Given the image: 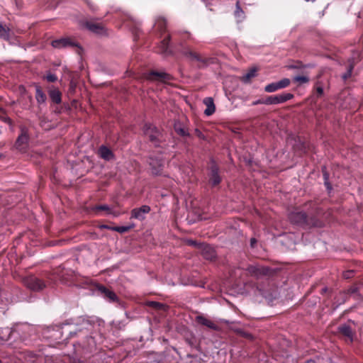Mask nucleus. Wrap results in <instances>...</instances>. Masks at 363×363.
I'll return each mask as SVG.
<instances>
[{"instance_id": "nucleus-1", "label": "nucleus", "mask_w": 363, "mask_h": 363, "mask_svg": "<svg viewBox=\"0 0 363 363\" xmlns=\"http://www.w3.org/2000/svg\"><path fill=\"white\" fill-rule=\"evenodd\" d=\"M51 45L53 48L57 49L74 48L77 49V52L79 50H80L79 44L71 38H62L60 39L55 40L52 41Z\"/></svg>"}, {"instance_id": "nucleus-2", "label": "nucleus", "mask_w": 363, "mask_h": 363, "mask_svg": "<svg viewBox=\"0 0 363 363\" xmlns=\"http://www.w3.org/2000/svg\"><path fill=\"white\" fill-rule=\"evenodd\" d=\"M294 97V95L290 93L282 94L280 95L276 96H270L264 99V104L271 105V104H278L284 103Z\"/></svg>"}, {"instance_id": "nucleus-3", "label": "nucleus", "mask_w": 363, "mask_h": 363, "mask_svg": "<svg viewBox=\"0 0 363 363\" xmlns=\"http://www.w3.org/2000/svg\"><path fill=\"white\" fill-rule=\"evenodd\" d=\"M291 82L288 78H284L279 82H273L267 84L264 87V91L267 93H272L279 89H284L289 86Z\"/></svg>"}, {"instance_id": "nucleus-4", "label": "nucleus", "mask_w": 363, "mask_h": 363, "mask_svg": "<svg viewBox=\"0 0 363 363\" xmlns=\"http://www.w3.org/2000/svg\"><path fill=\"white\" fill-rule=\"evenodd\" d=\"M24 283L28 288L36 291L42 290L45 286V284L42 280L33 276L26 278Z\"/></svg>"}, {"instance_id": "nucleus-5", "label": "nucleus", "mask_w": 363, "mask_h": 363, "mask_svg": "<svg viewBox=\"0 0 363 363\" xmlns=\"http://www.w3.org/2000/svg\"><path fill=\"white\" fill-rule=\"evenodd\" d=\"M28 135L27 133V130L24 128L21 130V134L18 137L15 146L16 148L19 151H24L27 147L28 143Z\"/></svg>"}, {"instance_id": "nucleus-6", "label": "nucleus", "mask_w": 363, "mask_h": 363, "mask_svg": "<svg viewBox=\"0 0 363 363\" xmlns=\"http://www.w3.org/2000/svg\"><path fill=\"white\" fill-rule=\"evenodd\" d=\"M147 79L167 83L172 79V77L164 72L152 71L150 73Z\"/></svg>"}, {"instance_id": "nucleus-7", "label": "nucleus", "mask_w": 363, "mask_h": 363, "mask_svg": "<svg viewBox=\"0 0 363 363\" xmlns=\"http://www.w3.org/2000/svg\"><path fill=\"white\" fill-rule=\"evenodd\" d=\"M144 133L152 143H156L159 140L160 133L158 130L152 125L146 124L144 126Z\"/></svg>"}, {"instance_id": "nucleus-8", "label": "nucleus", "mask_w": 363, "mask_h": 363, "mask_svg": "<svg viewBox=\"0 0 363 363\" xmlns=\"http://www.w3.org/2000/svg\"><path fill=\"white\" fill-rule=\"evenodd\" d=\"M150 211L148 206L144 205L140 208H134L131 211V218L143 220L145 218V215Z\"/></svg>"}, {"instance_id": "nucleus-9", "label": "nucleus", "mask_w": 363, "mask_h": 363, "mask_svg": "<svg viewBox=\"0 0 363 363\" xmlns=\"http://www.w3.org/2000/svg\"><path fill=\"white\" fill-rule=\"evenodd\" d=\"M220 181L221 179L218 174V168L215 164H212L211 166L209 182L212 186H216L220 184Z\"/></svg>"}, {"instance_id": "nucleus-10", "label": "nucleus", "mask_w": 363, "mask_h": 363, "mask_svg": "<svg viewBox=\"0 0 363 363\" xmlns=\"http://www.w3.org/2000/svg\"><path fill=\"white\" fill-rule=\"evenodd\" d=\"M289 219L292 223L302 224L306 222V216L301 211H294L289 214Z\"/></svg>"}, {"instance_id": "nucleus-11", "label": "nucleus", "mask_w": 363, "mask_h": 363, "mask_svg": "<svg viewBox=\"0 0 363 363\" xmlns=\"http://www.w3.org/2000/svg\"><path fill=\"white\" fill-rule=\"evenodd\" d=\"M150 165L151 167L152 173L153 174H160L162 170V167L164 166V162L156 159H150Z\"/></svg>"}, {"instance_id": "nucleus-12", "label": "nucleus", "mask_w": 363, "mask_h": 363, "mask_svg": "<svg viewBox=\"0 0 363 363\" xmlns=\"http://www.w3.org/2000/svg\"><path fill=\"white\" fill-rule=\"evenodd\" d=\"M85 25L86 28L93 33L100 35H103L105 33L104 28L101 23L87 22Z\"/></svg>"}, {"instance_id": "nucleus-13", "label": "nucleus", "mask_w": 363, "mask_h": 363, "mask_svg": "<svg viewBox=\"0 0 363 363\" xmlns=\"http://www.w3.org/2000/svg\"><path fill=\"white\" fill-rule=\"evenodd\" d=\"M203 104L206 106V108L204 111V113L206 116L212 115L216 111V106L213 102V99L211 97H207L203 99Z\"/></svg>"}, {"instance_id": "nucleus-14", "label": "nucleus", "mask_w": 363, "mask_h": 363, "mask_svg": "<svg viewBox=\"0 0 363 363\" xmlns=\"http://www.w3.org/2000/svg\"><path fill=\"white\" fill-rule=\"evenodd\" d=\"M196 320L197 323L201 325H205L214 330H218V327L213 321L203 316L199 315L196 318Z\"/></svg>"}, {"instance_id": "nucleus-15", "label": "nucleus", "mask_w": 363, "mask_h": 363, "mask_svg": "<svg viewBox=\"0 0 363 363\" xmlns=\"http://www.w3.org/2000/svg\"><path fill=\"white\" fill-rule=\"evenodd\" d=\"M247 270L250 274L254 275L255 277H259V275L266 274L268 272V269L260 267V266H250L247 268Z\"/></svg>"}, {"instance_id": "nucleus-16", "label": "nucleus", "mask_w": 363, "mask_h": 363, "mask_svg": "<svg viewBox=\"0 0 363 363\" xmlns=\"http://www.w3.org/2000/svg\"><path fill=\"white\" fill-rule=\"evenodd\" d=\"M174 128L175 132L181 136L184 137L189 135V133L186 126L179 121H177L174 123Z\"/></svg>"}, {"instance_id": "nucleus-17", "label": "nucleus", "mask_w": 363, "mask_h": 363, "mask_svg": "<svg viewBox=\"0 0 363 363\" xmlns=\"http://www.w3.org/2000/svg\"><path fill=\"white\" fill-rule=\"evenodd\" d=\"M99 155L101 158L108 161L111 160L113 157L112 152L108 148L104 146H101L99 148Z\"/></svg>"}, {"instance_id": "nucleus-18", "label": "nucleus", "mask_w": 363, "mask_h": 363, "mask_svg": "<svg viewBox=\"0 0 363 363\" xmlns=\"http://www.w3.org/2000/svg\"><path fill=\"white\" fill-rule=\"evenodd\" d=\"M99 290L107 298L111 301H116L117 300V296L112 291L108 290L104 286H99Z\"/></svg>"}, {"instance_id": "nucleus-19", "label": "nucleus", "mask_w": 363, "mask_h": 363, "mask_svg": "<svg viewBox=\"0 0 363 363\" xmlns=\"http://www.w3.org/2000/svg\"><path fill=\"white\" fill-rule=\"evenodd\" d=\"M203 257L207 259H213L216 257V253L213 247L205 245L202 250Z\"/></svg>"}, {"instance_id": "nucleus-20", "label": "nucleus", "mask_w": 363, "mask_h": 363, "mask_svg": "<svg viewBox=\"0 0 363 363\" xmlns=\"http://www.w3.org/2000/svg\"><path fill=\"white\" fill-rule=\"evenodd\" d=\"M35 99L38 103L44 104L46 101V96L38 85L35 86Z\"/></svg>"}, {"instance_id": "nucleus-21", "label": "nucleus", "mask_w": 363, "mask_h": 363, "mask_svg": "<svg viewBox=\"0 0 363 363\" xmlns=\"http://www.w3.org/2000/svg\"><path fill=\"white\" fill-rule=\"evenodd\" d=\"M49 95L53 102L56 104H60L61 102V94L58 89H51L49 92Z\"/></svg>"}, {"instance_id": "nucleus-22", "label": "nucleus", "mask_w": 363, "mask_h": 363, "mask_svg": "<svg viewBox=\"0 0 363 363\" xmlns=\"http://www.w3.org/2000/svg\"><path fill=\"white\" fill-rule=\"evenodd\" d=\"M339 331L345 337H348L350 342L352 341V331L349 326L341 325L339 327Z\"/></svg>"}, {"instance_id": "nucleus-23", "label": "nucleus", "mask_w": 363, "mask_h": 363, "mask_svg": "<svg viewBox=\"0 0 363 363\" xmlns=\"http://www.w3.org/2000/svg\"><path fill=\"white\" fill-rule=\"evenodd\" d=\"M169 37L164 38L162 42L159 47L160 52L164 55H169V51L168 50V44H169Z\"/></svg>"}, {"instance_id": "nucleus-24", "label": "nucleus", "mask_w": 363, "mask_h": 363, "mask_svg": "<svg viewBox=\"0 0 363 363\" xmlns=\"http://www.w3.org/2000/svg\"><path fill=\"white\" fill-rule=\"evenodd\" d=\"M256 72H257V69L252 68L250 70H249V72L247 73H246L245 74H244L242 77V78H241L242 81L244 82H250L252 78L255 77Z\"/></svg>"}, {"instance_id": "nucleus-25", "label": "nucleus", "mask_w": 363, "mask_h": 363, "mask_svg": "<svg viewBox=\"0 0 363 363\" xmlns=\"http://www.w3.org/2000/svg\"><path fill=\"white\" fill-rule=\"evenodd\" d=\"M9 28L0 22V38L8 40L9 38Z\"/></svg>"}, {"instance_id": "nucleus-26", "label": "nucleus", "mask_w": 363, "mask_h": 363, "mask_svg": "<svg viewBox=\"0 0 363 363\" xmlns=\"http://www.w3.org/2000/svg\"><path fill=\"white\" fill-rule=\"evenodd\" d=\"M235 16L240 21L242 20L245 18V13L242 9H241L239 2L236 3Z\"/></svg>"}, {"instance_id": "nucleus-27", "label": "nucleus", "mask_w": 363, "mask_h": 363, "mask_svg": "<svg viewBox=\"0 0 363 363\" xmlns=\"http://www.w3.org/2000/svg\"><path fill=\"white\" fill-rule=\"evenodd\" d=\"M294 81L300 85L308 83L309 78L307 76H296L294 78Z\"/></svg>"}, {"instance_id": "nucleus-28", "label": "nucleus", "mask_w": 363, "mask_h": 363, "mask_svg": "<svg viewBox=\"0 0 363 363\" xmlns=\"http://www.w3.org/2000/svg\"><path fill=\"white\" fill-rule=\"evenodd\" d=\"M94 210L97 213L99 211H106L107 214H111V211L110 210V208L107 205H100L96 206L94 208Z\"/></svg>"}, {"instance_id": "nucleus-29", "label": "nucleus", "mask_w": 363, "mask_h": 363, "mask_svg": "<svg viewBox=\"0 0 363 363\" xmlns=\"http://www.w3.org/2000/svg\"><path fill=\"white\" fill-rule=\"evenodd\" d=\"M148 305L150 306H152L153 308H155L157 309H161V310H165L166 306L160 303L151 301L148 303Z\"/></svg>"}, {"instance_id": "nucleus-30", "label": "nucleus", "mask_w": 363, "mask_h": 363, "mask_svg": "<svg viewBox=\"0 0 363 363\" xmlns=\"http://www.w3.org/2000/svg\"><path fill=\"white\" fill-rule=\"evenodd\" d=\"M353 68H354V63H353V62H352V63H350V67H349V68H348L347 72L345 74H344L342 75V79H343L344 80H346V79H347L348 78H350V77H351V74H352V72Z\"/></svg>"}, {"instance_id": "nucleus-31", "label": "nucleus", "mask_w": 363, "mask_h": 363, "mask_svg": "<svg viewBox=\"0 0 363 363\" xmlns=\"http://www.w3.org/2000/svg\"><path fill=\"white\" fill-rule=\"evenodd\" d=\"M26 361L29 362H35V361H41L39 357H35V355L33 352H28L27 358L25 359Z\"/></svg>"}, {"instance_id": "nucleus-32", "label": "nucleus", "mask_w": 363, "mask_h": 363, "mask_svg": "<svg viewBox=\"0 0 363 363\" xmlns=\"http://www.w3.org/2000/svg\"><path fill=\"white\" fill-rule=\"evenodd\" d=\"M133 226H120V227H115L113 228L115 231H117L118 233H123L128 231Z\"/></svg>"}, {"instance_id": "nucleus-33", "label": "nucleus", "mask_w": 363, "mask_h": 363, "mask_svg": "<svg viewBox=\"0 0 363 363\" xmlns=\"http://www.w3.org/2000/svg\"><path fill=\"white\" fill-rule=\"evenodd\" d=\"M45 79H46L50 82H54L57 81V77L56 75L52 74V73H48L46 76L44 77Z\"/></svg>"}, {"instance_id": "nucleus-34", "label": "nucleus", "mask_w": 363, "mask_h": 363, "mask_svg": "<svg viewBox=\"0 0 363 363\" xmlns=\"http://www.w3.org/2000/svg\"><path fill=\"white\" fill-rule=\"evenodd\" d=\"M185 54L186 56L189 57L192 60H199L198 55L193 51H188Z\"/></svg>"}, {"instance_id": "nucleus-35", "label": "nucleus", "mask_w": 363, "mask_h": 363, "mask_svg": "<svg viewBox=\"0 0 363 363\" xmlns=\"http://www.w3.org/2000/svg\"><path fill=\"white\" fill-rule=\"evenodd\" d=\"M82 327L79 329V331L83 329H88L89 327L91 326V323L88 320L83 319L82 321Z\"/></svg>"}, {"instance_id": "nucleus-36", "label": "nucleus", "mask_w": 363, "mask_h": 363, "mask_svg": "<svg viewBox=\"0 0 363 363\" xmlns=\"http://www.w3.org/2000/svg\"><path fill=\"white\" fill-rule=\"evenodd\" d=\"M323 177H324V180H325V186H327V189L328 190H330L331 189V186L328 182V174L326 172H324L323 171Z\"/></svg>"}, {"instance_id": "nucleus-37", "label": "nucleus", "mask_w": 363, "mask_h": 363, "mask_svg": "<svg viewBox=\"0 0 363 363\" xmlns=\"http://www.w3.org/2000/svg\"><path fill=\"white\" fill-rule=\"evenodd\" d=\"M195 133H196V136L199 137V138H204L203 135L202 134V133L199 130L196 129L195 130Z\"/></svg>"}, {"instance_id": "nucleus-38", "label": "nucleus", "mask_w": 363, "mask_h": 363, "mask_svg": "<svg viewBox=\"0 0 363 363\" xmlns=\"http://www.w3.org/2000/svg\"><path fill=\"white\" fill-rule=\"evenodd\" d=\"M316 91H317L318 94L320 96L323 94V89L320 86L317 87Z\"/></svg>"}, {"instance_id": "nucleus-39", "label": "nucleus", "mask_w": 363, "mask_h": 363, "mask_svg": "<svg viewBox=\"0 0 363 363\" xmlns=\"http://www.w3.org/2000/svg\"><path fill=\"white\" fill-rule=\"evenodd\" d=\"M264 101V100H261V99H260V100H258V101H257L253 102V104H254V105L259 104H264V102H263Z\"/></svg>"}, {"instance_id": "nucleus-40", "label": "nucleus", "mask_w": 363, "mask_h": 363, "mask_svg": "<svg viewBox=\"0 0 363 363\" xmlns=\"http://www.w3.org/2000/svg\"><path fill=\"white\" fill-rule=\"evenodd\" d=\"M188 243H189V245H195V244H196V242H195L194 241H193V240H189V241H188Z\"/></svg>"}, {"instance_id": "nucleus-41", "label": "nucleus", "mask_w": 363, "mask_h": 363, "mask_svg": "<svg viewBox=\"0 0 363 363\" xmlns=\"http://www.w3.org/2000/svg\"><path fill=\"white\" fill-rule=\"evenodd\" d=\"M256 242L255 239L252 238L251 239V245L253 247L254 246V243Z\"/></svg>"}, {"instance_id": "nucleus-42", "label": "nucleus", "mask_w": 363, "mask_h": 363, "mask_svg": "<svg viewBox=\"0 0 363 363\" xmlns=\"http://www.w3.org/2000/svg\"><path fill=\"white\" fill-rule=\"evenodd\" d=\"M4 157V155L1 153H0V159L3 158Z\"/></svg>"}, {"instance_id": "nucleus-43", "label": "nucleus", "mask_w": 363, "mask_h": 363, "mask_svg": "<svg viewBox=\"0 0 363 363\" xmlns=\"http://www.w3.org/2000/svg\"><path fill=\"white\" fill-rule=\"evenodd\" d=\"M306 363H312L311 359L306 360Z\"/></svg>"}, {"instance_id": "nucleus-44", "label": "nucleus", "mask_w": 363, "mask_h": 363, "mask_svg": "<svg viewBox=\"0 0 363 363\" xmlns=\"http://www.w3.org/2000/svg\"><path fill=\"white\" fill-rule=\"evenodd\" d=\"M101 228H107L106 225H102Z\"/></svg>"}]
</instances>
